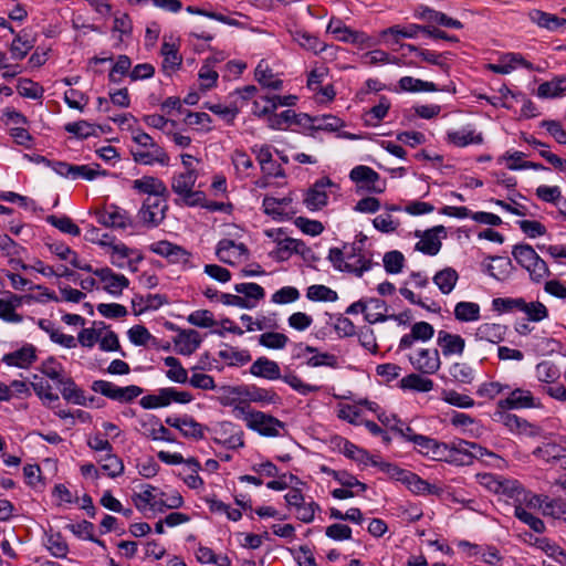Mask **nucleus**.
Masks as SVG:
<instances>
[{
	"instance_id": "58",
	"label": "nucleus",
	"mask_w": 566,
	"mask_h": 566,
	"mask_svg": "<svg viewBox=\"0 0 566 566\" xmlns=\"http://www.w3.org/2000/svg\"><path fill=\"white\" fill-rule=\"evenodd\" d=\"M342 452L347 458L358 463L371 464V461H376L366 450L357 447L356 444L349 442L348 440L344 441Z\"/></svg>"
},
{
	"instance_id": "19",
	"label": "nucleus",
	"mask_w": 566,
	"mask_h": 566,
	"mask_svg": "<svg viewBox=\"0 0 566 566\" xmlns=\"http://www.w3.org/2000/svg\"><path fill=\"white\" fill-rule=\"evenodd\" d=\"M446 140L455 147H465L482 144L483 137L481 133H476L471 125H468L459 130H448Z\"/></svg>"
},
{
	"instance_id": "17",
	"label": "nucleus",
	"mask_w": 566,
	"mask_h": 566,
	"mask_svg": "<svg viewBox=\"0 0 566 566\" xmlns=\"http://www.w3.org/2000/svg\"><path fill=\"white\" fill-rule=\"evenodd\" d=\"M133 189L151 198H168L169 190L165 182L154 176H144L133 181Z\"/></svg>"
},
{
	"instance_id": "5",
	"label": "nucleus",
	"mask_w": 566,
	"mask_h": 566,
	"mask_svg": "<svg viewBox=\"0 0 566 566\" xmlns=\"http://www.w3.org/2000/svg\"><path fill=\"white\" fill-rule=\"evenodd\" d=\"M91 389L94 392L101 394L102 396L120 403L132 402L143 394V388L139 386L129 385L126 387H119L103 379L93 381Z\"/></svg>"
},
{
	"instance_id": "37",
	"label": "nucleus",
	"mask_w": 566,
	"mask_h": 566,
	"mask_svg": "<svg viewBox=\"0 0 566 566\" xmlns=\"http://www.w3.org/2000/svg\"><path fill=\"white\" fill-rule=\"evenodd\" d=\"M433 381L420 374H409L400 380V388L417 392H429L433 389Z\"/></svg>"
},
{
	"instance_id": "44",
	"label": "nucleus",
	"mask_w": 566,
	"mask_h": 566,
	"mask_svg": "<svg viewBox=\"0 0 566 566\" xmlns=\"http://www.w3.org/2000/svg\"><path fill=\"white\" fill-rule=\"evenodd\" d=\"M62 386V397L75 405H85V397L83 391L76 386L71 377L64 376L59 382Z\"/></svg>"
},
{
	"instance_id": "42",
	"label": "nucleus",
	"mask_w": 566,
	"mask_h": 566,
	"mask_svg": "<svg viewBox=\"0 0 566 566\" xmlns=\"http://www.w3.org/2000/svg\"><path fill=\"white\" fill-rule=\"evenodd\" d=\"M481 308L478 303L462 301L454 306V317L459 322H475L479 321Z\"/></svg>"
},
{
	"instance_id": "13",
	"label": "nucleus",
	"mask_w": 566,
	"mask_h": 566,
	"mask_svg": "<svg viewBox=\"0 0 566 566\" xmlns=\"http://www.w3.org/2000/svg\"><path fill=\"white\" fill-rule=\"evenodd\" d=\"M94 275L104 284L103 290L116 297L129 285V280L124 274L115 273L108 266L96 270Z\"/></svg>"
},
{
	"instance_id": "24",
	"label": "nucleus",
	"mask_w": 566,
	"mask_h": 566,
	"mask_svg": "<svg viewBox=\"0 0 566 566\" xmlns=\"http://www.w3.org/2000/svg\"><path fill=\"white\" fill-rule=\"evenodd\" d=\"M244 400L264 405L281 403V397L273 389L256 386H243Z\"/></svg>"
},
{
	"instance_id": "18",
	"label": "nucleus",
	"mask_w": 566,
	"mask_h": 566,
	"mask_svg": "<svg viewBox=\"0 0 566 566\" xmlns=\"http://www.w3.org/2000/svg\"><path fill=\"white\" fill-rule=\"evenodd\" d=\"M248 253V249L243 243H235L233 240L223 239L219 241L216 254L218 259L227 264H234L241 256Z\"/></svg>"
},
{
	"instance_id": "51",
	"label": "nucleus",
	"mask_w": 566,
	"mask_h": 566,
	"mask_svg": "<svg viewBox=\"0 0 566 566\" xmlns=\"http://www.w3.org/2000/svg\"><path fill=\"white\" fill-rule=\"evenodd\" d=\"M159 398H161V401L165 402L164 407L169 406L171 402L177 403H189L193 397L188 391H180L172 387L168 388H161L159 390Z\"/></svg>"
},
{
	"instance_id": "41",
	"label": "nucleus",
	"mask_w": 566,
	"mask_h": 566,
	"mask_svg": "<svg viewBox=\"0 0 566 566\" xmlns=\"http://www.w3.org/2000/svg\"><path fill=\"white\" fill-rule=\"evenodd\" d=\"M323 472L331 475L335 481H337L342 486L354 489L357 488L359 492H365L367 490V484L360 482L353 474L345 470H333L329 468H323Z\"/></svg>"
},
{
	"instance_id": "3",
	"label": "nucleus",
	"mask_w": 566,
	"mask_h": 566,
	"mask_svg": "<svg viewBox=\"0 0 566 566\" xmlns=\"http://www.w3.org/2000/svg\"><path fill=\"white\" fill-rule=\"evenodd\" d=\"M512 255L517 264L528 272L530 279L533 282L539 283L551 275L546 262L530 244H515L512 250Z\"/></svg>"
},
{
	"instance_id": "16",
	"label": "nucleus",
	"mask_w": 566,
	"mask_h": 566,
	"mask_svg": "<svg viewBox=\"0 0 566 566\" xmlns=\"http://www.w3.org/2000/svg\"><path fill=\"white\" fill-rule=\"evenodd\" d=\"M97 222L113 229H125L130 226L127 212L116 206L105 207L96 213Z\"/></svg>"
},
{
	"instance_id": "36",
	"label": "nucleus",
	"mask_w": 566,
	"mask_h": 566,
	"mask_svg": "<svg viewBox=\"0 0 566 566\" xmlns=\"http://www.w3.org/2000/svg\"><path fill=\"white\" fill-rule=\"evenodd\" d=\"M490 259L492 263L485 266V272L499 281L506 280L513 268L512 261L505 256H491Z\"/></svg>"
},
{
	"instance_id": "55",
	"label": "nucleus",
	"mask_w": 566,
	"mask_h": 566,
	"mask_svg": "<svg viewBox=\"0 0 566 566\" xmlns=\"http://www.w3.org/2000/svg\"><path fill=\"white\" fill-rule=\"evenodd\" d=\"M205 108L212 112L214 115L219 116L222 120H224L227 124L231 125L233 124L234 119L237 118L239 114V108L237 106H227L220 103L213 104V103H205Z\"/></svg>"
},
{
	"instance_id": "25",
	"label": "nucleus",
	"mask_w": 566,
	"mask_h": 566,
	"mask_svg": "<svg viewBox=\"0 0 566 566\" xmlns=\"http://www.w3.org/2000/svg\"><path fill=\"white\" fill-rule=\"evenodd\" d=\"M250 373L260 378L269 380L281 379V369L276 361L265 356L259 357L250 367Z\"/></svg>"
},
{
	"instance_id": "15",
	"label": "nucleus",
	"mask_w": 566,
	"mask_h": 566,
	"mask_svg": "<svg viewBox=\"0 0 566 566\" xmlns=\"http://www.w3.org/2000/svg\"><path fill=\"white\" fill-rule=\"evenodd\" d=\"M333 186H335V184L328 177H323L316 180L306 192V197L304 199L305 206L312 211L319 210L325 207L328 199L326 188Z\"/></svg>"
},
{
	"instance_id": "21",
	"label": "nucleus",
	"mask_w": 566,
	"mask_h": 566,
	"mask_svg": "<svg viewBox=\"0 0 566 566\" xmlns=\"http://www.w3.org/2000/svg\"><path fill=\"white\" fill-rule=\"evenodd\" d=\"M533 454L547 463H559L560 468L566 470V448L557 443H543L533 451Z\"/></svg>"
},
{
	"instance_id": "20",
	"label": "nucleus",
	"mask_w": 566,
	"mask_h": 566,
	"mask_svg": "<svg viewBox=\"0 0 566 566\" xmlns=\"http://www.w3.org/2000/svg\"><path fill=\"white\" fill-rule=\"evenodd\" d=\"M437 344L441 348L442 355L449 357L452 355L461 356L465 348V340L458 334H451L447 331H439Z\"/></svg>"
},
{
	"instance_id": "53",
	"label": "nucleus",
	"mask_w": 566,
	"mask_h": 566,
	"mask_svg": "<svg viewBox=\"0 0 566 566\" xmlns=\"http://www.w3.org/2000/svg\"><path fill=\"white\" fill-rule=\"evenodd\" d=\"M259 344L269 349H283L290 342L285 334L277 332H266L259 336Z\"/></svg>"
},
{
	"instance_id": "23",
	"label": "nucleus",
	"mask_w": 566,
	"mask_h": 566,
	"mask_svg": "<svg viewBox=\"0 0 566 566\" xmlns=\"http://www.w3.org/2000/svg\"><path fill=\"white\" fill-rule=\"evenodd\" d=\"M36 359V348L32 344H25L20 349L3 356V361L10 366L27 368Z\"/></svg>"
},
{
	"instance_id": "28",
	"label": "nucleus",
	"mask_w": 566,
	"mask_h": 566,
	"mask_svg": "<svg viewBox=\"0 0 566 566\" xmlns=\"http://www.w3.org/2000/svg\"><path fill=\"white\" fill-rule=\"evenodd\" d=\"M509 408H500L496 406V410L493 413V420L505 426L511 432L525 431L530 423L514 413L507 412Z\"/></svg>"
},
{
	"instance_id": "47",
	"label": "nucleus",
	"mask_w": 566,
	"mask_h": 566,
	"mask_svg": "<svg viewBox=\"0 0 566 566\" xmlns=\"http://www.w3.org/2000/svg\"><path fill=\"white\" fill-rule=\"evenodd\" d=\"M218 401L224 407H233L238 401L244 399L243 386H221L218 388Z\"/></svg>"
},
{
	"instance_id": "31",
	"label": "nucleus",
	"mask_w": 566,
	"mask_h": 566,
	"mask_svg": "<svg viewBox=\"0 0 566 566\" xmlns=\"http://www.w3.org/2000/svg\"><path fill=\"white\" fill-rule=\"evenodd\" d=\"M293 41L297 42L304 50L318 54L325 50V44L314 34L302 30H289Z\"/></svg>"
},
{
	"instance_id": "56",
	"label": "nucleus",
	"mask_w": 566,
	"mask_h": 566,
	"mask_svg": "<svg viewBox=\"0 0 566 566\" xmlns=\"http://www.w3.org/2000/svg\"><path fill=\"white\" fill-rule=\"evenodd\" d=\"M468 446L469 441L465 440H460L459 442L453 443L450 452L451 457L448 463L454 465H471V458L467 450Z\"/></svg>"
},
{
	"instance_id": "32",
	"label": "nucleus",
	"mask_w": 566,
	"mask_h": 566,
	"mask_svg": "<svg viewBox=\"0 0 566 566\" xmlns=\"http://www.w3.org/2000/svg\"><path fill=\"white\" fill-rule=\"evenodd\" d=\"M507 327L502 324L495 323H483L475 332V338L479 340L490 342L492 344H499L505 337Z\"/></svg>"
},
{
	"instance_id": "57",
	"label": "nucleus",
	"mask_w": 566,
	"mask_h": 566,
	"mask_svg": "<svg viewBox=\"0 0 566 566\" xmlns=\"http://www.w3.org/2000/svg\"><path fill=\"white\" fill-rule=\"evenodd\" d=\"M164 363L169 367L166 375L170 380L179 384H185L188 380L187 370L181 366L180 361L176 357L168 356L164 359Z\"/></svg>"
},
{
	"instance_id": "64",
	"label": "nucleus",
	"mask_w": 566,
	"mask_h": 566,
	"mask_svg": "<svg viewBox=\"0 0 566 566\" xmlns=\"http://www.w3.org/2000/svg\"><path fill=\"white\" fill-rule=\"evenodd\" d=\"M46 547L56 558H65L69 553V546L60 533H53L48 536Z\"/></svg>"
},
{
	"instance_id": "39",
	"label": "nucleus",
	"mask_w": 566,
	"mask_h": 566,
	"mask_svg": "<svg viewBox=\"0 0 566 566\" xmlns=\"http://www.w3.org/2000/svg\"><path fill=\"white\" fill-rule=\"evenodd\" d=\"M234 291L242 295V298L248 300L251 308L255 307L258 302L265 296L264 289L256 283H238L234 285Z\"/></svg>"
},
{
	"instance_id": "12",
	"label": "nucleus",
	"mask_w": 566,
	"mask_h": 566,
	"mask_svg": "<svg viewBox=\"0 0 566 566\" xmlns=\"http://www.w3.org/2000/svg\"><path fill=\"white\" fill-rule=\"evenodd\" d=\"M249 429L261 436L274 438L281 436L280 431L285 429V423L271 415L256 411L251 418Z\"/></svg>"
},
{
	"instance_id": "46",
	"label": "nucleus",
	"mask_w": 566,
	"mask_h": 566,
	"mask_svg": "<svg viewBox=\"0 0 566 566\" xmlns=\"http://www.w3.org/2000/svg\"><path fill=\"white\" fill-rule=\"evenodd\" d=\"M521 312L524 313L531 322L538 323L548 317L547 307L539 301L526 302L525 298H523Z\"/></svg>"
},
{
	"instance_id": "1",
	"label": "nucleus",
	"mask_w": 566,
	"mask_h": 566,
	"mask_svg": "<svg viewBox=\"0 0 566 566\" xmlns=\"http://www.w3.org/2000/svg\"><path fill=\"white\" fill-rule=\"evenodd\" d=\"M328 260L336 270L353 273L358 277L371 270L374 265H378L366 258L361 253V247L356 243L345 244L343 249H329Z\"/></svg>"
},
{
	"instance_id": "35",
	"label": "nucleus",
	"mask_w": 566,
	"mask_h": 566,
	"mask_svg": "<svg viewBox=\"0 0 566 566\" xmlns=\"http://www.w3.org/2000/svg\"><path fill=\"white\" fill-rule=\"evenodd\" d=\"M424 30L426 25L416 23H411L406 27L396 24L382 30L380 32V36L386 38L387 35H392L395 36V42L398 43L399 38L416 39L420 32L424 33Z\"/></svg>"
},
{
	"instance_id": "27",
	"label": "nucleus",
	"mask_w": 566,
	"mask_h": 566,
	"mask_svg": "<svg viewBox=\"0 0 566 566\" xmlns=\"http://www.w3.org/2000/svg\"><path fill=\"white\" fill-rule=\"evenodd\" d=\"M201 344L200 334L195 329L181 331L175 337V346L179 354L191 355Z\"/></svg>"
},
{
	"instance_id": "43",
	"label": "nucleus",
	"mask_w": 566,
	"mask_h": 566,
	"mask_svg": "<svg viewBox=\"0 0 566 566\" xmlns=\"http://www.w3.org/2000/svg\"><path fill=\"white\" fill-rule=\"evenodd\" d=\"M403 484L415 495L436 494L438 492V489L434 485L430 484L428 481L411 471L407 474V479Z\"/></svg>"
},
{
	"instance_id": "33",
	"label": "nucleus",
	"mask_w": 566,
	"mask_h": 566,
	"mask_svg": "<svg viewBox=\"0 0 566 566\" xmlns=\"http://www.w3.org/2000/svg\"><path fill=\"white\" fill-rule=\"evenodd\" d=\"M255 80L263 86L268 88H272L274 91H280L283 87V81L277 78L268 62L261 60L255 67Z\"/></svg>"
},
{
	"instance_id": "60",
	"label": "nucleus",
	"mask_w": 566,
	"mask_h": 566,
	"mask_svg": "<svg viewBox=\"0 0 566 566\" xmlns=\"http://www.w3.org/2000/svg\"><path fill=\"white\" fill-rule=\"evenodd\" d=\"M441 395V399L444 402L458 408L468 409L475 405L474 400L470 396L460 394L453 389L443 390Z\"/></svg>"
},
{
	"instance_id": "34",
	"label": "nucleus",
	"mask_w": 566,
	"mask_h": 566,
	"mask_svg": "<svg viewBox=\"0 0 566 566\" xmlns=\"http://www.w3.org/2000/svg\"><path fill=\"white\" fill-rule=\"evenodd\" d=\"M566 94V76H555L553 80L542 83L537 88L541 98H556Z\"/></svg>"
},
{
	"instance_id": "2",
	"label": "nucleus",
	"mask_w": 566,
	"mask_h": 566,
	"mask_svg": "<svg viewBox=\"0 0 566 566\" xmlns=\"http://www.w3.org/2000/svg\"><path fill=\"white\" fill-rule=\"evenodd\" d=\"M133 140L136 144V147L132 148L130 154L135 163L146 166H154L156 164L160 166H168V154L150 135L144 132H138L133 135Z\"/></svg>"
},
{
	"instance_id": "9",
	"label": "nucleus",
	"mask_w": 566,
	"mask_h": 566,
	"mask_svg": "<svg viewBox=\"0 0 566 566\" xmlns=\"http://www.w3.org/2000/svg\"><path fill=\"white\" fill-rule=\"evenodd\" d=\"M213 441L228 449L244 447L243 431L231 421H221L213 428Z\"/></svg>"
},
{
	"instance_id": "29",
	"label": "nucleus",
	"mask_w": 566,
	"mask_h": 566,
	"mask_svg": "<svg viewBox=\"0 0 566 566\" xmlns=\"http://www.w3.org/2000/svg\"><path fill=\"white\" fill-rule=\"evenodd\" d=\"M23 296L8 293L7 298H0V318L9 323L22 322V316L15 310L22 305Z\"/></svg>"
},
{
	"instance_id": "48",
	"label": "nucleus",
	"mask_w": 566,
	"mask_h": 566,
	"mask_svg": "<svg viewBox=\"0 0 566 566\" xmlns=\"http://www.w3.org/2000/svg\"><path fill=\"white\" fill-rule=\"evenodd\" d=\"M163 67L165 71L177 70L182 62L175 43L164 42L161 45Z\"/></svg>"
},
{
	"instance_id": "50",
	"label": "nucleus",
	"mask_w": 566,
	"mask_h": 566,
	"mask_svg": "<svg viewBox=\"0 0 566 566\" xmlns=\"http://www.w3.org/2000/svg\"><path fill=\"white\" fill-rule=\"evenodd\" d=\"M514 515L524 524L528 525L531 530L536 533H543L545 531L544 522L528 512L522 504L514 506Z\"/></svg>"
},
{
	"instance_id": "6",
	"label": "nucleus",
	"mask_w": 566,
	"mask_h": 566,
	"mask_svg": "<svg viewBox=\"0 0 566 566\" xmlns=\"http://www.w3.org/2000/svg\"><path fill=\"white\" fill-rule=\"evenodd\" d=\"M268 235L274 238V241L277 242L276 249L271 252V256L276 261H286L293 253L301 254L304 260H307V254L312 253V249L306 247L303 241L292 238H281V230L277 231L276 237L270 231Z\"/></svg>"
},
{
	"instance_id": "4",
	"label": "nucleus",
	"mask_w": 566,
	"mask_h": 566,
	"mask_svg": "<svg viewBox=\"0 0 566 566\" xmlns=\"http://www.w3.org/2000/svg\"><path fill=\"white\" fill-rule=\"evenodd\" d=\"M198 171H182L171 178V189L189 207L203 206L205 193L193 190Z\"/></svg>"
},
{
	"instance_id": "62",
	"label": "nucleus",
	"mask_w": 566,
	"mask_h": 566,
	"mask_svg": "<svg viewBox=\"0 0 566 566\" xmlns=\"http://www.w3.org/2000/svg\"><path fill=\"white\" fill-rule=\"evenodd\" d=\"M18 93L25 98L39 99L43 96V87L30 78H20L17 85Z\"/></svg>"
},
{
	"instance_id": "61",
	"label": "nucleus",
	"mask_w": 566,
	"mask_h": 566,
	"mask_svg": "<svg viewBox=\"0 0 566 566\" xmlns=\"http://www.w3.org/2000/svg\"><path fill=\"white\" fill-rule=\"evenodd\" d=\"M281 379L287 384L292 389L298 394L306 396L312 392H317L321 388L316 385H310L304 382L297 375L290 373L284 376L281 375Z\"/></svg>"
},
{
	"instance_id": "52",
	"label": "nucleus",
	"mask_w": 566,
	"mask_h": 566,
	"mask_svg": "<svg viewBox=\"0 0 566 566\" xmlns=\"http://www.w3.org/2000/svg\"><path fill=\"white\" fill-rule=\"evenodd\" d=\"M451 378L459 384L469 385L474 379V370L465 363H453L449 368Z\"/></svg>"
},
{
	"instance_id": "38",
	"label": "nucleus",
	"mask_w": 566,
	"mask_h": 566,
	"mask_svg": "<svg viewBox=\"0 0 566 566\" xmlns=\"http://www.w3.org/2000/svg\"><path fill=\"white\" fill-rule=\"evenodd\" d=\"M96 460L101 469L112 479L124 473V463L113 451L99 455Z\"/></svg>"
},
{
	"instance_id": "63",
	"label": "nucleus",
	"mask_w": 566,
	"mask_h": 566,
	"mask_svg": "<svg viewBox=\"0 0 566 566\" xmlns=\"http://www.w3.org/2000/svg\"><path fill=\"white\" fill-rule=\"evenodd\" d=\"M219 357L228 361L230 366H243L251 360V355L248 350H238L233 347L220 350Z\"/></svg>"
},
{
	"instance_id": "11",
	"label": "nucleus",
	"mask_w": 566,
	"mask_h": 566,
	"mask_svg": "<svg viewBox=\"0 0 566 566\" xmlns=\"http://www.w3.org/2000/svg\"><path fill=\"white\" fill-rule=\"evenodd\" d=\"M350 179L361 185L370 192L381 193L385 191V182H380V176L373 168L364 165L354 167L349 172Z\"/></svg>"
},
{
	"instance_id": "22",
	"label": "nucleus",
	"mask_w": 566,
	"mask_h": 566,
	"mask_svg": "<svg viewBox=\"0 0 566 566\" xmlns=\"http://www.w3.org/2000/svg\"><path fill=\"white\" fill-rule=\"evenodd\" d=\"M135 253L136 251L128 248L126 244L122 242L116 243L115 245H112L111 263L118 269L128 266L130 271L135 272L137 269L133 264L142 261L143 259V256L138 254L135 261L130 260L129 258Z\"/></svg>"
},
{
	"instance_id": "14",
	"label": "nucleus",
	"mask_w": 566,
	"mask_h": 566,
	"mask_svg": "<svg viewBox=\"0 0 566 566\" xmlns=\"http://www.w3.org/2000/svg\"><path fill=\"white\" fill-rule=\"evenodd\" d=\"M509 395L506 398L497 401V407L509 409H527L538 406L532 391L523 388L506 389Z\"/></svg>"
},
{
	"instance_id": "10",
	"label": "nucleus",
	"mask_w": 566,
	"mask_h": 566,
	"mask_svg": "<svg viewBox=\"0 0 566 566\" xmlns=\"http://www.w3.org/2000/svg\"><path fill=\"white\" fill-rule=\"evenodd\" d=\"M408 359L416 370L424 375L436 374L441 366L439 352L436 348H422L416 354H410Z\"/></svg>"
},
{
	"instance_id": "49",
	"label": "nucleus",
	"mask_w": 566,
	"mask_h": 566,
	"mask_svg": "<svg viewBox=\"0 0 566 566\" xmlns=\"http://www.w3.org/2000/svg\"><path fill=\"white\" fill-rule=\"evenodd\" d=\"M308 367H329L338 368L339 363L337 356L331 353H321L316 347V352L311 353V356L304 360Z\"/></svg>"
},
{
	"instance_id": "45",
	"label": "nucleus",
	"mask_w": 566,
	"mask_h": 566,
	"mask_svg": "<svg viewBox=\"0 0 566 566\" xmlns=\"http://www.w3.org/2000/svg\"><path fill=\"white\" fill-rule=\"evenodd\" d=\"M535 376L539 382L549 386L559 378L560 371L554 363L544 360L536 365Z\"/></svg>"
},
{
	"instance_id": "7",
	"label": "nucleus",
	"mask_w": 566,
	"mask_h": 566,
	"mask_svg": "<svg viewBox=\"0 0 566 566\" xmlns=\"http://www.w3.org/2000/svg\"><path fill=\"white\" fill-rule=\"evenodd\" d=\"M441 235H447V230L443 226H436L428 230H416L415 237L419 238V241L415 245V250L426 255H437L442 247Z\"/></svg>"
},
{
	"instance_id": "30",
	"label": "nucleus",
	"mask_w": 566,
	"mask_h": 566,
	"mask_svg": "<svg viewBox=\"0 0 566 566\" xmlns=\"http://www.w3.org/2000/svg\"><path fill=\"white\" fill-rule=\"evenodd\" d=\"M387 304L385 301L376 297L366 300L365 319L370 324L385 322L388 318H398L396 315L387 316Z\"/></svg>"
},
{
	"instance_id": "8",
	"label": "nucleus",
	"mask_w": 566,
	"mask_h": 566,
	"mask_svg": "<svg viewBox=\"0 0 566 566\" xmlns=\"http://www.w3.org/2000/svg\"><path fill=\"white\" fill-rule=\"evenodd\" d=\"M167 199L148 197L138 211L140 221L149 228L157 227L165 219L168 209Z\"/></svg>"
},
{
	"instance_id": "26",
	"label": "nucleus",
	"mask_w": 566,
	"mask_h": 566,
	"mask_svg": "<svg viewBox=\"0 0 566 566\" xmlns=\"http://www.w3.org/2000/svg\"><path fill=\"white\" fill-rule=\"evenodd\" d=\"M527 15L528 19L537 27L548 31H556L558 29L566 28V19L538 9L531 10Z\"/></svg>"
},
{
	"instance_id": "59",
	"label": "nucleus",
	"mask_w": 566,
	"mask_h": 566,
	"mask_svg": "<svg viewBox=\"0 0 566 566\" xmlns=\"http://www.w3.org/2000/svg\"><path fill=\"white\" fill-rule=\"evenodd\" d=\"M306 297L311 301L335 302L337 293L328 286L314 284L307 287Z\"/></svg>"
},
{
	"instance_id": "54",
	"label": "nucleus",
	"mask_w": 566,
	"mask_h": 566,
	"mask_svg": "<svg viewBox=\"0 0 566 566\" xmlns=\"http://www.w3.org/2000/svg\"><path fill=\"white\" fill-rule=\"evenodd\" d=\"M71 531L76 537L81 539H87L94 542L101 546H104V543L94 536V525L88 521H82L75 524H69L66 527Z\"/></svg>"
},
{
	"instance_id": "40",
	"label": "nucleus",
	"mask_w": 566,
	"mask_h": 566,
	"mask_svg": "<svg viewBox=\"0 0 566 566\" xmlns=\"http://www.w3.org/2000/svg\"><path fill=\"white\" fill-rule=\"evenodd\" d=\"M458 279V272L453 268H446L437 272L432 280L442 294H450L453 291Z\"/></svg>"
}]
</instances>
